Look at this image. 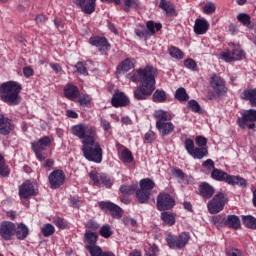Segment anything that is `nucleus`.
<instances>
[{"instance_id": "27", "label": "nucleus", "mask_w": 256, "mask_h": 256, "mask_svg": "<svg viewBox=\"0 0 256 256\" xmlns=\"http://www.w3.org/2000/svg\"><path fill=\"white\" fill-rule=\"evenodd\" d=\"M13 129V124L8 118H4V121L0 123V135H9Z\"/></svg>"}, {"instance_id": "62", "label": "nucleus", "mask_w": 256, "mask_h": 256, "mask_svg": "<svg viewBox=\"0 0 256 256\" xmlns=\"http://www.w3.org/2000/svg\"><path fill=\"white\" fill-rule=\"evenodd\" d=\"M90 179L93 181L94 185H101V181L99 180V176L95 173L91 172L89 174Z\"/></svg>"}, {"instance_id": "11", "label": "nucleus", "mask_w": 256, "mask_h": 256, "mask_svg": "<svg viewBox=\"0 0 256 256\" xmlns=\"http://www.w3.org/2000/svg\"><path fill=\"white\" fill-rule=\"evenodd\" d=\"M210 85L217 95H225L227 93L225 80L217 74H212L210 78Z\"/></svg>"}, {"instance_id": "17", "label": "nucleus", "mask_w": 256, "mask_h": 256, "mask_svg": "<svg viewBox=\"0 0 256 256\" xmlns=\"http://www.w3.org/2000/svg\"><path fill=\"white\" fill-rule=\"evenodd\" d=\"M113 107H125L129 104V98L123 92H115L111 100Z\"/></svg>"}, {"instance_id": "3", "label": "nucleus", "mask_w": 256, "mask_h": 256, "mask_svg": "<svg viewBox=\"0 0 256 256\" xmlns=\"http://www.w3.org/2000/svg\"><path fill=\"white\" fill-rule=\"evenodd\" d=\"M21 84L17 82H6L0 87V97L8 105H19L21 103Z\"/></svg>"}, {"instance_id": "25", "label": "nucleus", "mask_w": 256, "mask_h": 256, "mask_svg": "<svg viewBox=\"0 0 256 256\" xmlns=\"http://www.w3.org/2000/svg\"><path fill=\"white\" fill-rule=\"evenodd\" d=\"M14 233H15L17 239H19L20 241H23V240L27 239V236L29 235V228L27 227V225L20 223V224H18Z\"/></svg>"}, {"instance_id": "34", "label": "nucleus", "mask_w": 256, "mask_h": 256, "mask_svg": "<svg viewBox=\"0 0 256 256\" xmlns=\"http://www.w3.org/2000/svg\"><path fill=\"white\" fill-rule=\"evenodd\" d=\"M190 155L193 159H203V157H207V155H209V151L206 147L195 148L193 153Z\"/></svg>"}, {"instance_id": "43", "label": "nucleus", "mask_w": 256, "mask_h": 256, "mask_svg": "<svg viewBox=\"0 0 256 256\" xmlns=\"http://www.w3.org/2000/svg\"><path fill=\"white\" fill-rule=\"evenodd\" d=\"M169 55H170V57H173V59H183V57H184L183 51H181V49H179L175 46H172L169 49Z\"/></svg>"}, {"instance_id": "9", "label": "nucleus", "mask_w": 256, "mask_h": 256, "mask_svg": "<svg viewBox=\"0 0 256 256\" xmlns=\"http://www.w3.org/2000/svg\"><path fill=\"white\" fill-rule=\"evenodd\" d=\"M256 122V110L250 109L242 114V117L238 118V125L241 129H255Z\"/></svg>"}, {"instance_id": "38", "label": "nucleus", "mask_w": 256, "mask_h": 256, "mask_svg": "<svg viewBox=\"0 0 256 256\" xmlns=\"http://www.w3.org/2000/svg\"><path fill=\"white\" fill-rule=\"evenodd\" d=\"M153 101L155 103H165L167 101V94L164 90H156L153 94Z\"/></svg>"}, {"instance_id": "18", "label": "nucleus", "mask_w": 256, "mask_h": 256, "mask_svg": "<svg viewBox=\"0 0 256 256\" xmlns=\"http://www.w3.org/2000/svg\"><path fill=\"white\" fill-rule=\"evenodd\" d=\"M156 129H158L162 137H167V135H171V133L175 131V125H173V123L169 121L162 123L160 122L156 123Z\"/></svg>"}, {"instance_id": "2", "label": "nucleus", "mask_w": 256, "mask_h": 256, "mask_svg": "<svg viewBox=\"0 0 256 256\" xmlns=\"http://www.w3.org/2000/svg\"><path fill=\"white\" fill-rule=\"evenodd\" d=\"M155 77H157V69L153 66H146L127 74V79H130L133 83H141L140 87L134 90L135 99L143 101L153 94L155 91Z\"/></svg>"}, {"instance_id": "32", "label": "nucleus", "mask_w": 256, "mask_h": 256, "mask_svg": "<svg viewBox=\"0 0 256 256\" xmlns=\"http://www.w3.org/2000/svg\"><path fill=\"white\" fill-rule=\"evenodd\" d=\"M97 0H87L86 4L84 3L83 7L81 8L82 13L86 15H91L95 12V5Z\"/></svg>"}, {"instance_id": "14", "label": "nucleus", "mask_w": 256, "mask_h": 256, "mask_svg": "<svg viewBox=\"0 0 256 256\" xmlns=\"http://www.w3.org/2000/svg\"><path fill=\"white\" fill-rule=\"evenodd\" d=\"M99 207L100 209L109 211L110 215L114 217V219H121V217H123V209L112 202H100Z\"/></svg>"}, {"instance_id": "54", "label": "nucleus", "mask_w": 256, "mask_h": 256, "mask_svg": "<svg viewBox=\"0 0 256 256\" xmlns=\"http://www.w3.org/2000/svg\"><path fill=\"white\" fill-rule=\"evenodd\" d=\"M185 149H186L187 153H189L191 155L195 149V142H193V140H191V139H186L185 140Z\"/></svg>"}, {"instance_id": "21", "label": "nucleus", "mask_w": 256, "mask_h": 256, "mask_svg": "<svg viewBox=\"0 0 256 256\" xmlns=\"http://www.w3.org/2000/svg\"><path fill=\"white\" fill-rule=\"evenodd\" d=\"M153 115L154 119H156V123H165L167 121H172L173 117H175V115H173L171 112L162 109L156 110Z\"/></svg>"}, {"instance_id": "8", "label": "nucleus", "mask_w": 256, "mask_h": 256, "mask_svg": "<svg viewBox=\"0 0 256 256\" xmlns=\"http://www.w3.org/2000/svg\"><path fill=\"white\" fill-rule=\"evenodd\" d=\"M51 145V139L47 136L40 138L38 141L32 143V150L34 151L39 161H45L47 154L43 153Z\"/></svg>"}, {"instance_id": "10", "label": "nucleus", "mask_w": 256, "mask_h": 256, "mask_svg": "<svg viewBox=\"0 0 256 256\" xmlns=\"http://www.w3.org/2000/svg\"><path fill=\"white\" fill-rule=\"evenodd\" d=\"M156 205L158 211H169L175 207V199L168 193H160Z\"/></svg>"}, {"instance_id": "12", "label": "nucleus", "mask_w": 256, "mask_h": 256, "mask_svg": "<svg viewBox=\"0 0 256 256\" xmlns=\"http://www.w3.org/2000/svg\"><path fill=\"white\" fill-rule=\"evenodd\" d=\"M36 184L27 180L22 185L19 186V197L20 199H29V197H33V195H37V191L35 190Z\"/></svg>"}, {"instance_id": "20", "label": "nucleus", "mask_w": 256, "mask_h": 256, "mask_svg": "<svg viewBox=\"0 0 256 256\" xmlns=\"http://www.w3.org/2000/svg\"><path fill=\"white\" fill-rule=\"evenodd\" d=\"M209 31V22L204 19H196L194 24V33L196 35H205Z\"/></svg>"}, {"instance_id": "45", "label": "nucleus", "mask_w": 256, "mask_h": 256, "mask_svg": "<svg viewBox=\"0 0 256 256\" xmlns=\"http://www.w3.org/2000/svg\"><path fill=\"white\" fill-rule=\"evenodd\" d=\"M136 190L137 186L135 185H124L120 188L121 193H123L124 195H133Z\"/></svg>"}, {"instance_id": "5", "label": "nucleus", "mask_w": 256, "mask_h": 256, "mask_svg": "<svg viewBox=\"0 0 256 256\" xmlns=\"http://www.w3.org/2000/svg\"><path fill=\"white\" fill-rule=\"evenodd\" d=\"M229 202L227 194L223 192H218L212 200L207 204L208 211L211 215H216V213H221L225 209V205Z\"/></svg>"}, {"instance_id": "56", "label": "nucleus", "mask_w": 256, "mask_h": 256, "mask_svg": "<svg viewBox=\"0 0 256 256\" xmlns=\"http://www.w3.org/2000/svg\"><path fill=\"white\" fill-rule=\"evenodd\" d=\"M86 231H97L99 229V224L95 221H89L86 223Z\"/></svg>"}, {"instance_id": "30", "label": "nucleus", "mask_w": 256, "mask_h": 256, "mask_svg": "<svg viewBox=\"0 0 256 256\" xmlns=\"http://www.w3.org/2000/svg\"><path fill=\"white\" fill-rule=\"evenodd\" d=\"M160 9L165 11L167 15H175V7L167 0H161L159 4Z\"/></svg>"}, {"instance_id": "48", "label": "nucleus", "mask_w": 256, "mask_h": 256, "mask_svg": "<svg viewBox=\"0 0 256 256\" xmlns=\"http://www.w3.org/2000/svg\"><path fill=\"white\" fill-rule=\"evenodd\" d=\"M215 9V4L213 2H208L203 7V13H205V15H213V13H215Z\"/></svg>"}, {"instance_id": "53", "label": "nucleus", "mask_w": 256, "mask_h": 256, "mask_svg": "<svg viewBox=\"0 0 256 256\" xmlns=\"http://www.w3.org/2000/svg\"><path fill=\"white\" fill-rule=\"evenodd\" d=\"M227 256H245L243 251L236 249V248H229L226 250Z\"/></svg>"}, {"instance_id": "51", "label": "nucleus", "mask_w": 256, "mask_h": 256, "mask_svg": "<svg viewBox=\"0 0 256 256\" xmlns=\"http://www.w3.org/2000/svg\"><path fill=\"white\" fill-rule=\"evenodd\" d=\"M188 107L191 109V111H194V113H199V111H201V106L196 100H190L188 102Z\"/></svg>"}, {"instance_id": "64", "label": "nucleus", "mask_w": 256, "mask_h": 256, "mask_svg": "<svg viewBox=\"0 0 256 256\" xmlns=\"http://www.w3.org/2000/svg\"><path fill=\"white\" fill-rule=\"evenodd\" d=\"M23 73H24L25 77H31V76H33V68L25 67L23 69Z\"/></svg>"}, {"instance_id": "7", "label": "nucleus", "mask_w": 256, "mask_h": 256, "mask_svg": "<svg viewBox=\"0 0 256 256\" xmlns=\"http://www.w3.org/2000/svg\"><path fill=\"white\" fill-rule=\"evenodd\" d=\"M155 187V182L149 178L140 181V189L136 191L139 203H147L151 195V190Z\"/></svg>"}, {"instance_id": "58", "label": "nucleus", "mask_w": 256, "mask_h": 256, "mask_svg": "<svg viewBox=\"0 0 256 256\" xmlns=\"http://www.w3.org/2000/svg\"><path fill=\"white\" fill-rule=\"evenodd\" d=\"M196 145H198V147H205L207 145V139L203 136H197Z\"/></svg>"}, {"instance_id": "50", "label": "nucleus", "mask_w": 256, "mask_h": 256, "mask_svg": "<svg viewBox=\"0 0 256 256\" xmlns=\"http://www.w3.org/2000/svg\"><path fill=\"white\" fill-rule=\"evenodd\" d=\"M184 67L190 69L191 71H197V62L195 60L189 58L184 61Z\"/></svg>"}, {"instance_id": "29", "label": "nucleus", "mask_w": 256, "mask_h": 256, "mask_svg": "<svg viewBox=\"0 0 256 256\" xmlns=\"http://www.w3.org/2000/svg\"><path fill=\"white\" fill-rule=\"evenodd\" d=\"M160 217L162 219L163 225H167L168 227H171L175 223V214L174 213L162 212Z\"/></svg>"}, {"instance_id": "63", "label": "nucleus", "mask_w": 256, "mask_h": 256, "mask_svg": "<svg viewBox=\"0 0 256 256\" xmlns=\"http://www.w3.org/2000/svg\"><path fill=\"white\" fill-rule=\"evenodd\" d=\"M35 21L37 25H41L47 21V17H45V15L43 14H39L38 16H36Z\"/></svg>"}, {"instance_id": "47", "label": "nucleus", "mask_w": 256, "mask_h": 256, "mask_svg": "<svg viewBox=\"0 0 256 256\" xmlns=\"http://www.w3.org/2000/svg\"><path fill=\"white\" fill-rule=\"evenodd\" d=\"M0 175L2 177H7L9 175V168L5 166V158L0 154Z\"/></svg>"}, {"instance_id": "52", "label": "nucleus", "mask_w": 256, "mask_h": 256, "mask_svg": "<svg viewBox=\"0 0 256 256\" xmlns=\"http://www.w3.org/2000/svg\"><path fill=\"white\" fill-rule=\"evenodd\" d=\"M100 182L105 186V187H111L113 185V180L107 176V174H101L100 175Z\"/></svg>"}, {"instance_id": "42", "label": "nucleus", "mask_w": 256, "mask_h": 256, "mask_svg": "<svg viewBox=\"0 0 256 256\" xmlns=\"http://www.w3.org/2000/svg\"><path fill=\"white\" fill-rule=\"evenodd\" d=\"M99 233H100L101 237H104V239H109V237H111V235H113V230H111L110 225L106 224L100 228Z\"/></svg>"}, {"instance_id": "28", "label": "nucleus", "mask_w": 256, "mask_h": 256, "mask_svg": "<svg viewBox=\"0 0 256 256\" xmlns=\"http://www.w3.org/2000/svg\"><path fill=\"white\" fill-rule=\"evenodd\" d=\"M134 64L131 59H126L122 62V64L117 68V75H121V73H127V71H131L133 69Z\"/></svg>"}, {"instance_id": "46", "label": "nucleus", "mask_w": 256, "mask_h": 256, "mask_svg": "<svg viewBox=\"0 0 256 256\" xmlns=\"http://www.w3.org/2000/svg\"><path fill=\"white\" fill-rule=\"evenodd\" d=\"M76 70L79 75H84V77H87L89 75V72L87 71V64L83 62H78L76 65Z\"/></svg>"}, {"instance_id": "40", "label": "nucleus", "mask_w": 256, "mask_h": 256, "mask_svg": "<svg viewBox=\"0 0 256 256\" xmlns=\"http://www.w3.org/2000/svg\"><path fill=\"white\" fill-rule=\"evenodd\" d=\"M135 33L137 35V37H140V38H149L151 37V33H149V30H147V28L143 25H139L136 27L135 29Z\"/></svg>"}, {"instance_id": "55", "label": "nucleus", "mask_w": 256, "mask_h": 256, "mask_svg": "<svg viewBox=\"0 0 256 256\" xmlns=\"http://www.w3.org/2000/svg\"><path fill=\"white\" fill-rule=\"evenodd\" d=\"M159 255V247L156 244H153L147 252V256H158Z\"/></svg>"}, {"instance_id": "24", "label": "nucleus", "mask_w": 256, "mask_h": 256, "mask_svg": "<svg viewBox=\"0 0 256 256\" xmlns=\"http://www.w3.org/2000/svg\"><path fill=\"white\" fill-rule=\"evenodd\" d=\"M84 239L87 243L86 247H93L97 245V239H99V235L96 232H92L91 230H86Z\"/></svg>"}, {"instance_id": "57", "label": "nucleus", "mask_w": 256, "mask_h": 256, "mask_svg": "<svg viewBox=\"0 0 256 256\" xmlns=\"http://www.w3.org/2000/svg\"><path fill=\"white\" fill-rule=\"evenodd\" d=\"M54 223L56 227H59V229H65V227H67V222L63 218L55 219Z\"/></svg>"}, {"instance_id": "59", "label": "nucleus", "mask_w": 256, "mask_h": 256, "mask_svg": "<svg viewBox=\"0 0 256 256\" xmlns=\"http://www.w3.org/2000/svg\"><path fill=\"white\" fill-rule=\"evenodd\" d=\"M123 223L127 227H135V225H137V221L133 218H124Z\"/></svg>"}, {"instance_id": "6", "label": "nucleus", "mask_w": 256, "mask_h": 256, "mask_svg": "<svg viewBox=\"0 0 256 256\" xmlns=\"http://www.w3.org/2000/svg\"><path fill=\"white\" fill-rule=\"evenodd\" d=\"M191 235L189 232H182L178 236H173L169 234L166 237V241L170 249H184L189 244Z\"/></svg>"}, {"instance_id": "16", "label": "nucleus", "mask_w": 256, "mask_h": 256, "mask_svg": "<svg viewBox=\"0 0 256 256\" xmlns=\"http://www.w3.org/2000/svg\"><path fill=\"white\" fill-rule=\"evenodd\" d=\"M16 226L12 222H3L0 225V235L5 241H9L12 235H15Z\"/></svg>"}, {"instance_id": "26", "label": "nucleus", "mask_w": 256, "mask_h": 256, "mask_svg": "<svg viewBox=\"0 0 256 256\" xmlns=\"http://www.w3.org/2000/svg\"><path fill=\"white\" fill-rule=\"evenodd\" d=\"M225 225H227V227H230V229H240L241 220L237 215H229L225 221Z\"/></svg>"}, {"instance_id": "36", "label": "nucleus", "mask_w": 256, "mask_h": 256, "mask_svg": "<svg viewBox=\"0 0 256 256\" xmlns=\"http://www.w3.org/2000/svg\"><path fill=\"white\" fill-rule=\"evenodd\" d=\"M242 222L243 225L245 227H247V229H256V218L251 216V215H247V216H242Z\"/></svg>"}, {"instance_id": "37", "label": "nucleus", "mask_w": 256, "mask_h": 256, "mask_svg": "<svg viewBox=\"0 0 256 256\" xmlns=\"http://www.w3.org/2000/svg\"><path fill=\"white\" fill-rule=\"evenodd\" d=\"M146 27L150 33V37L151 35H155L157 31H161V29H163V25H161V23H155L153 21H148L146 23Z\"/></svg>"}, {"instance_id": "13", "label": "nucleus", "mask_w": 256, "mask_h": 256, "mask_svg": "<svg viewBox=\"0 0 256 256\" xmlns=\"http://www.w3.org/2000/svg\"><path fill=\"white\" fill-rule=\"evenodd\" d=\"M52 189H59L60 185L65 183V172L54 170L48 177Z\"/></svg>"}, {"instance_id": "23", "label": "nucleus", "mask_w": 256, "mask_h": 256, "mask_svg": "<svg viewBox=\"0 0 256 256\" xmlns=\"http://www.w3.org/2000/svg\"><path fill=\"white\" fill-rule=\"evenodd\" d=\"M64 94L70 101H75L79 97V88L75 85L68 84L64 89Z\"/></svg>"}, {"instance_id": "39", "label": "nucleus", "mask_w": 256, "mask_h": 256, "mask_svg": "<svg viewBox=\"0 0 256 256\" xmlns=\"http://www.w3.org/2000/svg\"><path fill=\"white\" fill-rule=\"evenodd\" d=\"M175 98L178 101H189V95L187 94V90L185 88L180 87L175 92Z\"/></svg>"}, {"instance_id": "15", "label": "nucleus", "mask_w": 256, "mask_h": 256, "mask_svg": "<svg viewBox=\"0 0 256 256\" xmlns=\"http://www.w3.org/2000/svg\"><path fill=\"white\" fill-rule=\"evenodd\" d=\"M222 59L226 61V63H231V61H241L245 59V52L241 50V48H235L231 52L222 53Z\"/></svg>"}, {"instance_id": "22", "label": "nucleus", "mask_w": 256, "mask_h": 256, "mask_svg": "<svg viewBox=\"0 0 256 256\" xmlns=\"http://www.w3.org/2000/svg\"><path fill=\"white\" fill-rule=\"evenodd\" d=\"M200 194L204 199H211L215 194V188L209 185V183L204 182L200 185Z\"/></svg>"}, {"instance_id": "19", "label": "nucleus", "mask_w": 256, "mask_h": 256, "mask_svg": "<svg viewBox=\"0 0 256 256\" xmlns=\"http://www.w3.org/2000/svg\"><path fill=\"white\" fill-rule=\"evenodd\" d=\"M90 45L97 47L99 51H107L109 50V42H107V38L94 36L89 40Z\"/></svg>"}, {"instance_id": "41", "label": "nucleus", "mask_w": 256, "mask_h": 256, "mask_svg": "<svg viewBox=\"0 0 256 256\" xmlns=\"http://www.w3.org/2000/svg\"><path fill=\"white\" fill-rule=\"evenodd\" d=\"M120 159L123 163H133V153L129 149H124L120 153Z\"/></svg>"}, {"instance_id": "49", "label": "nucleus", "mask_w": 256, "mask_h": 256, "mask_svg": "<svg viewBox=\"0 0 256 256\" xmlns=\"http://www.w3.org/2000/svg\"><path fill=\"white\" fill-rule=\"evenodd\" d=\"M42 233H43L44 237H51V235H53V233H55V227L51 224H46L42 228Z\"/></svg>"}, {"instance_id": "4", "label": "nucleus", "mask_w": 256, "mask_h": 256, "mask_svg": "<svg viewBox=\"0 0 256 256\" xmlns=\"http://www.w3.org/2000/svg\"><path fill=\"white\" fill-rule=\"evenodd\" d=\"M212 179L215 181H225L228 185H238L239 187H246L247 181L241 176H233L227 174V172L214 168L211 172Z\"/></svg>"}, {"instance_id": "44", "label": "nucleus", "mask_w": 256, "mask_h": 256, "mask_svg": "<svg viewBox=\"0 0 256 256\" xmlns=\"http://www.w3.org/2000/svg\"><path fill=\"white\" fill-rule=\"evenodd\" d=\"M85 249L89 251L91 256H102L103 255V250L101 247L94 245V246H85Z\"/></svg>"}, {"instance_id": "61", "label": "nucleus", "mask_w": 256, "mask_h": 256, "mask_svg": "<svg viewBox=\"0 0 256 256\" xmlns=\"http://www.w3.org/2000/svg\"><path fill=\"white\" fill-rule=\"evenodd\" d=\"M203 167H206V169H215V162L213 160L208 159L203 162Z\"/></svg>"}, {"instance_id": "33", "label": "nucleus", "mask_w": 256, "mask_h": 256, "mask_svg": "<svg viewBox=\"0 0 256 256\" xmlns=\"http://www.w3.org/2000/svg\"><path fill=\"white\" fill-rule=\"evenodd\" d=\"M237 19L244 27H248V29H253V25H251V16H249V14L240 13L237 16Z\"/></svg>"}, {"instance_id": "35", "label": "nucleus", "mask_w": 256, "mask_h": 256, "mask_svg": "<svg viewBox=\"0 0 256 256\" xmlns=\"http://www.w3.org/2000/svg\"><path fill=\"white\" fill-rule=\"evenodd\" d=\"M123 3L125 5L124 11H126V13H129L131 9H139V7H141L139 0H123Z\"/></svg>"}, {"instance_id": "60", "label": "nucleus", "mask_w": 256, "mask_h": 256, "mask_svg": "<svg viewBox=\"0 0 256 256\" xmlns=\"http://www.w3.org/2000/svg\"><path fill=\"white\" fill-rule=\"evenodd\" d=\"M51 69L55 72V73H62L63 72V68L61 67L60 64L58 63H52L50 64Z\"/></svg>"}, {"instance_id": "31", "label": "nucleus", "mask_w": 256, "mask_h": 256, "mask_svg": "<svg viewBox=\"0 0 256 256\" xmlns=\"http://www.w3.org/2000/svg\"><path fill=\"white\" fill-rule=\"evenodd\" d=\"M242 99L250 101L252 107H256V90H245L242 94Z\"/></svg>"}, {"instance_id": "1", "label": "nucleus", "mask_w": 256, "mask_h": 256, "mask_svg": "<svg viewBox=\"0 0 256 256\" xmlns=\"http://www.w3.org/2000/svg\"><path fill=\"white\" fill-rule=\"evenodd\" d=\"M72 133L82 140V152L88 161L101 163L103 161V149L99 142L95 141V129L87 124H78L72 127Z\"/></svg>"}]
</instances>
